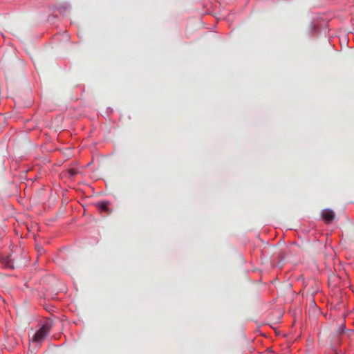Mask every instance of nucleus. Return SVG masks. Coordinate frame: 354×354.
<instances>
[{
    "label": "nucleus",
    "mask_w": 354,
    "mask_h": 354,
    "mask_svg": "<svg viewBox=\"0 0 354 354\" xmlns=\"http://www.w3.org/2000/svg\"><path fill=\"white\" fill-rule=\"evenodd\" d=\"M51 326L49 322H46L35 333L32 342H41L48 334L50 332Z\"/></svg>",
    "instance_id": "nucleus-1"
},
{
    "label": "nucleus",
    "mask_w": 354,
    "mask_h": 354,
    "mask_svg": "<svg viewBox=\"0 0 354 354\" xmlns=\"http://www.w3.org/2000/svg\"><path fill=\"white\" fill-rule=\"evenodd\" d=\"M68 172L70 176H75L78 173L77 170L74 168H71V169H68Z\"/></svg>",
    "instance_id": "nucleus-5"
},
{
    "label": "nucleus",
    "mask_w": 354,
    "mask_h": 354,
    "mask_svg": "<svg viewBox=\"0 0 354 354\" xmlns=\"http://www.w3.org/2000/svg\"><path fill=\"white\" fill-rule=\"evenodd\" d=\"M337 332L338 333H342V334L348 333V336H350L351 335V333H353V330H346L345 324L344 323L341 324L339 326Z\"/></svg>",
    "instance_id": "nucleus-3"
},
{
    "label": "nucleus",
    "mask_w": 354,
    "mask_h": 354,
    "mask_svg": "<svg viewBox=\"0 0 354 354\" xmlns=\"http://www.w3.org/2000/svg\"><path fill=\"white\" fill-rule=\"evenodd\" d=\"M37 251L38 255H41L44 252V250L41 246H37Z\"/></svg>",
    "instance_id": "nucleus-6"
},
{
    "label": "nucleus",
    "mask_w": 354,
    "mask_h": 354,
    "mask_svg": "<svg viewBox=\"0 0 354 354\" xmlns=\"http://www.w3.org/2000/svg\"><path fill=\"white\" fill-rule=\"evenodd\" d=\"M108 205L109 203L107 202H101L97 204V206L99 208H100L102 210L106 212L108 210Z\"/></svg>",
    "instance_id": "nucleus-4"
},
{
    "label": "nucleus",
    "mask_w": 354,
    "mask_h": 354,
    "mask_svg": "<svg viewBox=\"0 0 354 354\" xmlns=\"http://www.w3.org/2000/svg\"><path fill=\"white\" fill-rule=\"evenodd\" d=\"M322 219L326 223H332L335 218V212L330 209H325L322 212L321 214Z\"/></svg>",
    "instance_id": "nucleus-2"
},
{
    "label": "nucleus",
    "mask_w": 354,
    "mask_h": 354,
    "mask_svg": "<svg viewBox=\"0 0 354 354\" xmlns=\"http://www.w3.org/2000/svg\"><path fill=\"white\" fill-rule=\"evenodd\" d=\"M1 171H5V167L3 166V165L2 164L1 166Z\"/></svg>",
    "instance_id": "nucleus-7"
}]
</instances>
